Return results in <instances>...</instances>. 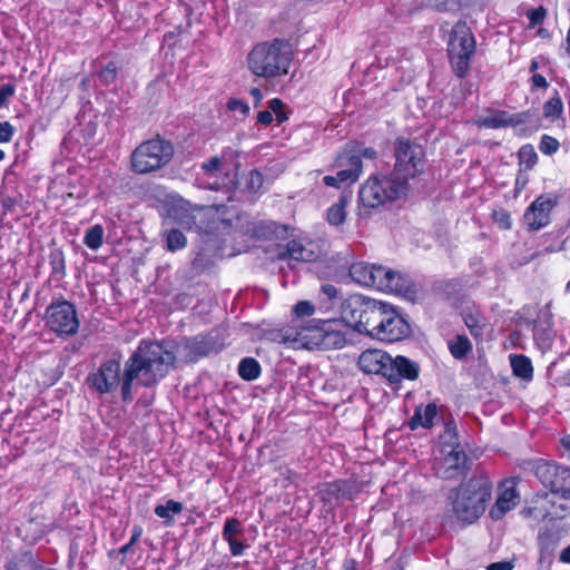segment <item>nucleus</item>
Masks as SVG:
<instances>
[{
  "instance_id": "a878e982",
  "label": "nucleus",
  "mask_w": 570,
  "mask_h": 570,
  "mask_svg": "<svg viewBox=\"0 0 570 570\" xmlns=\"http://www.w3.org/2000/svg\"><path fill=\"white\" fill-rule=\"evenodd\" d=\"M438 414V406L434 403H429L425 406H417L413 416L409 421L411 430H416L419 426L430 429L433 426V421Z\"/></svg>"
},
{
  "instance_id": "3c124183",
  "label": "nucleus",
  "mask_w": 570,
  "mask_h": 570,
  "mask_svg": "<svg viewBox=\"0 0 570 570\" xmlns=\"http://www.w3.org/2000/svg\"><path fill=\"white\" fill-rule=\"evenodd\" d=\"M494 223L501 229H510L511 228V216L505 209L494 210L492 214Z\"/></svg>"
},
{
  "instance_id": "052dcab7",
  "label": "nucleus",
  "mask_w": 570,
  "mask_h": 570,
  "mask_svg": "<svg viewBox=\"0 0 570 570\" xmlns=\"http://www.w3.org/2000/svg\"><path fill=\"white\" fill-rule=\"evenodd\" d=\"M513 567L514 566H513L512 561L502 560V561L490 563L487 567V570H512Z\"/></svg>"
},
{
  "instance_id": "bf43d9fd",
  "label": "nucleus",
  "mask_w": 570,
  "mask_h": 570,
  "mask_svg": "<svg viewBox=\"0 0 570 570\" xmlns=\"http://www.w3.org/2000/svg\"><path fill=\"white\" fill-rule=\"evenodd\" d=\"M7 570H35V567L32 563H28L24 559H20L19 561L8 563Z\"/></svg>"
},
{
  "instance_id": "72a5a7b5",
  "label": "nucleus",
  "mask_w": 570,
  "mask_h": 570,
  "mask_svg": "<svg viewBox=\"0 0 570 570\" xmlns=\"http://www.w3.org/2000/svg\"><path fill=\"white\" fill-rule=\"evenodd\" d=\"M393 269L385 266L373 264L372 274H374L375 281L372 287L386 291L387 287H391L390 282L393 281Z\"/></svg>"
},
{
  "instance_id": "a18cd8bd",
  "label": "nucleus",
  "mask_w": 570,
  "mask_h": 570,
  "mask_svg": "<svg viewBox=\"0 0 570 570\" xmlns=\"http://www.w3.org/2000/svg\"><path fill=\"white\" fill-rule=\"evenodd\" d=\"M560 148V142L558 141V139H556L554 137L552 136H549V135H543L540 139V142H539V150L547 155V156H551L553 154H556Z\"/></svg>"
},
{
  "instance_id": "69168bd1",
  "label": "nucleus",
  "mask_w": 570,
  "mask_h": 570,
  "mask_svg": "<svg viewBox=\"0 0 570 570\" xmlns=\"http://www.w3.org/2000/svg\"><path fill=\"white\" fill-rule=\"evenodd\" d=\"M142 535V528L140 525H134L131 530L130 541L137 543Z\"/></svg>"
},
{
  "instance_id": "37998d69",
  "label": "nucleus",
  "mask_w": 570,
  "mask_h": 570,
  "mask_svg": "<svg viewBox=\"0 0 570 570\" xmlns=\"http://www.w3.org/2000/svg\"><path fill=\"white\" fill-rule=\"evenodd\" d=\"M214 264L213 258L205 250L196 253L191 261V268L196 274H202Z\"/></svg>"
},
{
  "instance_id": "c03bdc74",
  "label": "nucleus",
  "mask_w": 570,
  "mask_h": 570,
  "mask_svg": "<svg viewBox=\"0 0 570 570\" xmlns=\"http://www.w3.org/2000/svg\"><path fill=\"white\" fill-rule=\"evenodd\" d=\"M263 183H264L263 174L261 171H258L257 169H253L249 171V174L246 178L245 188L247 191L256 194L263 187Z\"/></svg>"
},
{
  "instance_id": "c756f323",
  "label": "nucleus",
  "mask_w": 570,
  "mask_h": 570,
  "mask_svg": "<svg viewBox=\"0 0 570 570\" xmlns=\"http://www.w3.org/2000/svg\"><path fill=\"white\" fill-rule=\"evenodd\" d=\"M479 124L485 128L499 129L511 127L510 114L505 110H493L489 116L482 117Z\"/></svg>"
},
{
  "instance_id": "0e129e2a",
  "label": "nucleus",
  "mask_w": 570,
  "mask_h": 570,
  "mask_svg": "<svg viewBox=\"0 0 570 570\" xmlns=\"http://www.w3.org/2000/svg\"><path fill=\"white\" fill-rule=\"evenodd\" d=\"M531 81H532V86L535 88L547 89L549 87V82L547 81L544 76H542L540 73H533Z\"/></svg>"
},
{
  "instance_id": "13d9d810",
  "label": "nucleus",
  "mask_w": 570,
  "mask_h": 570,
  "mask_svg": "<svg viewBox=\"0 0 570 570\" xmlns=\"http://www.w3.org/2000/svg\"><path fill=\"white\" fill-rule=\"evenodd\" d=\"M135 546H136V543H131V541L129 540L126 544H124L122 547H120L118 549V554H121V558L119 559V563L121 566H124L126 563L127 557L129 554L135 553Z\"/></svg>"
},
{
  "instance_id": "cd10ccee",
  "label": "nucleus",
  "mask_w": 570,
  "mask_h": 570,
  "mask_svg": "<svg viewBox=\"0 0 570 570\" xmlns=\"http://www.w3.org/2000/svg\"><path fill=\"white\" fill-rule=\"evenodd\" d=\"M510 364L515 376L530 381L533 376V367L530 358L523 354L510 355Z\"/></svg>"
},
{
  "instance_id": "423d86ee",
  "label": "nucleus",
  "mask_w": 570,
  "mask_h": 570,
  "mask_svg": "<svg viewBox=\"0 0 570 570\" xmlns=\"http://www.w3.org/2000/svg\"><path fill=\"white\" fill-rule=\"evenodd\" d=\"M476 51L475 37L466 21L459 20L450 31L446 52L452 71L458 78H464L471 68Z\"/></svg>"
},
{
  "instance_id": "dca6fc26",
  "label": "nucleus",
  "mask_w": 570,
  "mask_h": 570,
  "mask_svg": "<svg viewBox=\"0 0 570 570\" xmlns=\"http://www.w3.org/2000/svg\"><path fill=\"white\" fill-rule=\"evenodd\" d=\"M358 491V485L353 480H335L322 484L317 495L325 505L334 507L342 499L352 501Z\"/></svg>"
},
{
  "instance_id": "bb28decb",
  "label": "nucleus",
  "mask_w": 570,
  "mask_h": 570,
  "mask_svg": "<svg viewBox=\"0 0 570 570\" xmlns=\"http://www.w3.org/2000/svg\"><path fill=\"white\" fill-rule=\"evenodd\" d=\"M373 264L367 262H357L351 265L350 276L351 278L363 286L372 287L375 277L372 274Z\"/></svg>"
},
{
  "instance_id": "f257e3e1",
  "label": "nucleus",
  "mask_w": 570,
  "mask_h": 570,
  "mask_svg": "<svg viewBox=\"0 0 570 570\" xmlns=\"http://www.w3.org/2000/svg\"><path fill=\"white\" fill-rule=\"evenodd\" d=\"M224 345V337L218 330L183 337L180 342L171 338L140 341L138 347L125 362L122 402H132L131 390L135 381L144 387H154L164 380L176 367L179 353L185 362L195 363L210 354H217Z\"/></svg>"
},
{
  "instance_id": "5fc2aeb1",
  "label": "nucleus",
  "mask_w": 570,
  "mask_h": 570,
  "mask_svg": "<svg viewBox=\"0 0 570 570\" xmlns=\"http://www.w3.org/2000/svg\"><path fill=\"white\" fill-rule=\"evenodd\" d=\"M14 86L9 82L0 86V108L8 106L10 98L14 95Z\"/></svg>"
},
{
  "instance_id": "338daca9",
  "label": "nucleus",
  "mask_w": 570,
  "mask_h": 570,
  "mask_svg": "<svg viewBox=\"0 0 570 570\" xmlns=\"http://www.w3.org/2000/svg\"><path fill=\"white\" fill-rule=\"evenodd\" d=\"M250 96L254 98V106L257 107L263 99V94L259 88L253 87L249 90Z\"/></svg>"
},
{
  "instance_id": "09e8293b",
  "label": "nucleus",
  "mask_w": 570,
  "mask_h": 570,
  "mask_svg": "<svg viewBox=\"0 0 570 570\" xmlns=\"http://www.w3.org/2000/svg\"><path fill=\"white\" fill-rule=\"evenodd\" d=\"M284 106L279 98H273L268 101V108L275 114L278 124H283L288 119L287 114L283 110Z\"/></svg>"
},
{
  "instance_id": "aec40b11",
  "label": "nucleus",
  "mask_w": 570,
  "mask_h": 570,
  "mask_svg": "<svg viewBox=\"0 0 570 570\" xmlns=\"http://www.w3.org/2000/svg\"><path fill=\"white\" fill-rule=\"evenodd\" d=\"M386 306L387 303L371 298L367 309L365 308V313L358 323L356 332L375 338L374 332L379 331L381 326V320L383 318Z\"/></svg>"
},
{
  "instance_id": "6e6d98bb",
  "label": "nucleus",
  "mask_w": 570,
  "mask_h": 570,
  "mask_svg": "<svg viewBox=\"0 0 570 570\" xmlns=\"http://www.w3.org/2000/svg\"><path fill=\"white\" fill-rule=\"evenodd\" d=\"M14 135V127L9 121H0V144L11 141Z\"/></svg>"
},
{
  "instance_id": "b1692460",
  "label": "nucleus",
  "mask_w": 570,
  "mask_h": 570,
  "mask_svg": "<svg viewBox=\"0 0 570 570\" xmlns=\"http://www.w3.org/2000/svg\"><path fill=\"white\" fill-rule=\"evenodd\" d=\"M391 287L386 291L394 292L404 296L406 299L415 302L417 298L419 289L412 278L407 275L393 272V281L390 282Z\"/></svg>"
},
{
  "instance_id": "e433bc0d",
  "label": "nucleus",
  "mask_w": 570,
  "mask_h": 570,
  "mask_svg": "<svg viewBox=\"0 0 570 570\" xmlns=\"http://www.w3.org/2000/svg\"><path fill=\"white\" fill-rule=\"evenodd\" d=\"M562 111L563 102L559 96V92L556 90L554 96L543 104V117L553 121L561 117Z\"/></svg>"
},
{
  "instance_id": "7ed1b4c3",
  "label": "nucleus",
  "mask_w": 570,
  "mask_h": 570,
  "mask_svg": "<svg viewBox=\"0 0 570 570\" xmlns=\"http://www.w3.org/2000/svg\"><path fill=\"white\" fill-rule=\"evenodd\" d=\"M491 493V480L487 474L480 473L451 490L449 499L452 501V510L456 518L472 523L485 511Z\"/></svg>"
},
{
  "instance_id": "ea45409f",
  "label": "nucleus",
  "mask_w": 570,
  "mask_h": 570,
  "mask_svg": "<svg viewBox=\"0 0 570 570\" xmlns=\"http://www.w3.org/2000/svg\"><path fill=\"white\" fill-rule=\"evenodd\" d=\"M104 242V228L101 225H94L85 235L83 243L90 249H98Z\"/></svg>"
},
{
  "instance_id": "7c9ffc66",
  "label": "nucleus",
  "mask_w": 570,
  "mask_h": 570,
  "mask_svg": "<svg viewBox=\"0 0 570 570\" xmlns=\"http://www.w3.org/2000/svg\"><path fill=\"white\" fill-rule=\"evenodd\" d=\"M237 372L243 380L249 382L259 377L262 367L256 358L248 356L240 360Z\"/></svg>"
},
{
  "instance_id": "412c9836",
  "label": "nucleus",
  "mask_w": 570,
  "mask_h": 570,
  "mask_svg": "<svg viewBox=\"0 0 570 570\" xmlns=\"http://www.w3.org/2000/svg\"><path fill=\"white\" fill-rule=\"evenodd\" d=\"M239 155L240 153L232 147L224 148L218 155L223 166L224 187L227 190L235 189L238 185Z\"/></svg>"
},
{
  "instance_id": "a211bd4d",
  "label": "nucleus",
  "mask_w": 570,
  "mask_h": 570,
  "mask_svg": "<svg viewBox=\"0 0 570 570\" xmlns=\"http://www.w3.org/2000/svg\"><path fill=\"white\" fill-rule=\"evenodd\" d=\"M370 302L371 298L362 295H351L346 299L342 301L340 306V321L356 332L358 323L365 313V308L367 309Z\"/></svg>"
},
{
  "instance_id": "393cba45",
  "label": "nucleus",
  "mask_w": 570,
  "mask_h": 570,
  "mask_svg": "<svg viewBox=\"0 0 570 570\" xmlns=\"http://www.w3.org/2000/svg\"><path fill=\"white\" fill-rule=\"evenodd\" d=\"M519 502V494L515 490V488H507L504 489L499 498L495 501L494 507L490 511V515L492 519H500L502 518L507 512L512 510Z\"/></svg>"
},
{
  "instance_id": "5701e85b",
  "label": "nucleus",
  "mask_w": 570,
  "mask_h": 570,
  "mask_svg": "<svg viewBox=\"0 0 570 570\" xmlns=\"http://www.w3.org/2000/svg\"><path fill=\"white\" fill-rule=\"evenodd\" d=\"M279 259H293L296 262H313L316 259L317 254L304 246L301 240L292 239L286 244V248L284 252L278 253Z\"/></svg>"
},
{
  "instance_id": "8fccbe9b",
  "label": "nucleus",
  "mask_w": 570,
  "mask_h": 570,
  "mask_svg": "<svg viewBox=\"0 0 570 570\" xmlns=\"http://www.w3.org/2000/svg\"><path fill=\"white\" fill-rule=\"evenodd\" d=\"M546 16L547 10L542 6L528 10L527 18L529 19V27L534 28L535 26L541 24Z\"/></svg>"
},
{
  "instance_id": "ddd939ff",
  "label": "nucleus",
  "mask_w": 570,
  "mask_h": 570,
  "mask_svg": "<svg viewBox=\"0 0 570 570\" xmlns=\"http://www.w3.org/2000/svg\"><path fill=\"white\" fill-rule=\"evenodd\" d=\"M558 196L540 195L525 209L524 224L529 230L537 232L550 224L551 210L558 205Z\"/></svg>"
},
{
  "instance_id": "9b49d317",
  "label": "nucleus",
  "mask_w": 570,
  "mask_h": 570,
  "mask_svg": "<svg viewBox=\"0 0 570 570\" xmlns=\"http://www.w3.org/2000/svg\"><path fill=\"white\" fill-rule=\"evenodd\" d=\"M334 167L341 169L334 176H325L323 178L324 185L336 188L343 185L348 186L358 179L362 173V159H360V156L353 155V151L345 150L336 157Z\"/></svg>"
},
{
  "instance_id": "603ef678",
  "label": "nucleus",
  "mask_w": 570,
  "mask_h": 570,
  "mask_svg": "<svg viewBox=\"0 0 570 570\" xmlns=\"http://www.w3.org/2000/svg\"><path fill=\"white\" fill-rule=\"evenodd\" d=\"M293 312L297 317L311 316L314 314L315 307L308 301H301L294 305Z\"/></svg>"
},
{
  "instance_id": "c9c22d12",
  "label": "nucleus",
  "mask_w": 570,
  "mask_h": 570,
  "mask_svg": "<svg viewBox=\"0 0 570 570\" xmlns=\"http://www.w3.org/2000/svg\"><path fill=\"white\" fill-rule=\"evenodd\" d=\"M166 249L169 252H177L187 245V238L184 233L178 228H170L165 232Z\"/></svg>"
},
{
  "instance_id": "20e7f679",
  "label": "nucleus",
  "mask_w": 570,
  "mask_h": 570,
  "mask_svg": "<svg viewBox=\"0 0 570 570\" xmlns=\"http://www.w3.org/2000/svg\"><path fill=\"white\" fill-rule=\"evenodd\" d=\"M292 60L291 43L275 38L254 46L247 56V67L255 76L271 79L287 75Z\"/></svg>"
},
{
  "instance_id": "2f4dec72",
  "label": "nucleus",
  "mask_w": 570,
  "mask_h": 570,
  "mask_svg": "<svg viewBox=\"0 0 570 570\" xmlns=\"http://www.w3.org/2000/svg\"><path fill=\"white\" fill-rule=\"evenodd\" d=\"M347 197L342 195L326 212V219L330 225L340 226L345 222Z\"/></svg>"
},
{
  "instance_id": "79ce46f5",
  "label": "nucleus",
  "mask_w": 570,
  "mask_h": 570,
  "mask_svg": "<svg viewBox=\"0 0 570 570\" xmlns=\"http://www.w3.org/2000/svg\"><path fill=\"white\" fill-rule=\"evenodd\" d=\"M117 66L114 61H109L104 68L97 72V78L102 86H110L117 79Z\"/></svg>"
},
{
  "instance_id": "6e6552de",
  "label": "nucleus",
  "mask_w": 570,
  "mask_h": 570,
  "mask_svg": "<svg viewBox=\"0 0 570 570\" xmlns=\"http://www.w3.org/2000/svg\"><path fill=\"white\" fill-rule=\"evenodd\" d=\"M344 324L336 318L313 320L299 335L308 348L337 350L346 344Z\"/></svg>"
},
{
  "instance_id": "58836bf2",
  "label": "nucleus",
  "mask_w": 570,
  "mask_h": 570,
  "mask_svg": "<svg viewBox=\"0 0 570 570\" xmlns=\"http://www.w3.org/2000/svg\"><path fill=\"white\" fill-rule=\"evenodd\" d=\"M203 215V208H194L191 213H180L176 214L175 218L177 223L185 229L191 230V229H198L200 230L202 227L198 225L197 219Z\"/></svg>"
},
{
  "instance_id": "f704fd0d",
  "label": "nucleus",
  "mask_w": 570,
  "mask_h": 570,
  "mask_svg": "<svg viewBox=\"0 0 570 570\" xmlns=\"http://www.w3.org/2000/svg\"><path fill=\"white\" fill-rule=\"evenodd\" d=\"M511 127L520 125H531L535 128L540 127V117L538 109H528L517 114H510Z\"/></svg>"
},
{
  "instance_id": "39448f33",
  "label": "nucleus",
  "mask_w": 570,
  "mask_h": 570,
  "mask_svg": "<svg viewBox=\"0 0 570 570\" xmlns=\"http://www.w3.org/2000/svg\"><path fill=\"white\" fill-rule=\"evenodd\" d=\"M533 471L543 488L548 489L551 495L562 500L561 503H557L551 499L549 501L551 509L546 510L543 518L562 519L570 509V468L556 462L538 460L533 465Z\"/></svg>"
},
{
  "instance_id": "4c0bfd02",
  "label": "nucleus",
  "mask_w": 570,
  "mask_h": 570,
  "mask_svg": "<svg viewBox=\"0 0 570 570\" xmlns=\"http://www.w3.org/2000/svg\"><path fill=\"white\" fill-rule=\"evenodd\" d=\"M49 264L51 266V276L60 281L66 275L65 257L60 249H52L49 254Z\"/></svg>"
},
{
  "instance_id": "680f3d73",
  "label": "nucleus",
  "mask_w": 570,
  "mask_h": 570,
  "mask_svg": "<svg viewBox=\"0 0 570 570\" xmlns=\"http://www.w3.org/2000/svg\"><path fill=\"white\" fill-rule=\"evenodd\" d=\"M257 121L264 126L271 125L273 121V111L269 108L266 110L259 111L257 115Z\"/></svg>"
},
{
  "instance_id": "f03ea898",
  "label": "nucleus",
  "mask_w": 570,
  "mask_h": 570,
  "mask_svg": "<svg viewBox=\"0 0 570 570\" xmlns=\"http://www.w3.org/2000/svg\"><path fill=\"white\" fill-rule=\"evenodd\" d=\"M394 167L390 175L371 177L361 187L358 198L366 208H377L409 191L411 179L424 173L425 150L414 140L397 137L393 142Z\"/></svg>"
},
{
  "instance_id": "c85d7f7f",
  "label": "nucleus",
  "mask_w": 570,
  "mask_h": 570,
  "mask_svg": "<svg viewBox=\"0 0 570 570\" xmlns=\"http://www.w3.org/2000/svg\"><path fill=\"white\" fill-rule=\"evenodd\" d=\"M183 503L173 499L168 500L165 504L156 505L155 514L164 520V524L169 527L174 523V515L179 514L183 511Z\"/></svg>"
},
{
  "instance_id": "f8f14e48",
  "label": "nucleus",
  "mask_w": 570,
  "mask_h": 570,
  "mask_svg": "<svg viewBox=\"0 0 570 570\" xmlns=\"http://www.w3.org/2000/svg\"><path fill=\"white\" fill-rule=\"evenodd\" d=\"M121 366L117 360H107L100 364L97 372L87 377L88 384L99 394H108L118 389L122 391L124 376H120ZM125 375V372L122 373Z\"/></svg>"
},
{
  "instance_id": "4be33fe9",
  "label": "nucleus",
  "mask_w": 570,
  "mask_h": 570,
  "mask_svg": "<svg viewBox=\"0 0 570 570\" xmlns=\"http://www.w3.org/2000/svg\"><path fill=\"white\" fill-rule=\"evenodd\" d=\"M244 535L242 522L236 518H226L222 531V538L229 546V551L233 557L244 554L245 550L249 547L239 538Z\"/></svg>"
},
{
  "instance_id": "49530a36",
  "label": "nucleus",
  "mask_w": 570,
  "mask_h": 570,
  "mask_svg": "<svg viewBox=\"0 0 570 570\" xmlns=\"http://www.w3.org/2000/svg\"><path fill=\"white\" fill-rule=\"evenodd\" d=\"M463 321H464L465 325L468 326V328L470 330L471 335H473L474 337H478L479 335L482 334L484 323L481 321L479 315L468 313L463 316Z\"/></svg>"
},
{
  "instance_id": "e2e57ef3",
  "label": "nucleus",
  "mask_w": 570,
  "mask_h": 570,
  "mask_svg": "<svg viewBox=\"0 0 570 570\" xmlns=\"http://www.w3.org/2000/svg\"><path fill=\"white\" fill-rule=\"evenodd\" d=\"M353 155H357L360 156V158L364 157L366 159H375L377 156V151L372 147H364L353 153Z\"/></svg>"
},
{
  "instance_id": "2eb2a0df",
  "label": "nucleus",
  "mask_w": 570,
  "mask_h": 570,
  "mask_svg": "<svg viewBox=\"0 0 570 570\" xmlns=\"http://www.w3.org/2000/svg\"><path fill=\"white\" fill-rule=\"evenodd\" d=\"M420 371L417 362L403 355L391 356L386 381L392 390L397 391L401 387L402 380L415 381Z\"/></svg>"
},
{
  "instance_id": "473e14b6",
  "label": "nucleus",
  "mask_w": 570,
  "mask_h": 570,
  "mask_svg": "<svg viewBox=\"0 0 570 570\" xmlns=\"http://www.w3.org/2000/svg\"><path fill=\"white\" fill-rule=\"evenodd\" d=\"M448 346L455 360H463L472 351V343L465 335H456Z\"/></svg>"
},
{
  "instance_id": "f3484780",
  "label": "nucleus",
  "mask_w": 570,
  "mask_h": 570,
  "mask_svg": "<svg viewBox=\"0 0 570 570\" xmlns=\"http://www.w3.org/2000/svg\"><path fill=\"white\" fill-rule=\"evenodd\" d=\"M533 340L542 352L549 351L554 342L553 315L550 312V303L539 312V320L532 321Z\"/></svg>"
},
{
  "instance_id": "0eeeda50",
  "label": "nucleus",
  "mask_w": 570,
  "mask_h": 570,
  "mask_svg": "<svg viewBox=\"0 0 570 570\" xmlns=\"http://www.w3.org/2000/svg\"><path fill=\"white\" fill-rule=\"evenodd\" d=\"M174 146L159 136L141 142L131 153V170L138 175H146L161 169L174 157Z\"/></svg>"
},
{
  "instance_id": "4d7b16f0",
  "label": "nucleus",
  "mask_w": 570,
  "mask_h": 570,
  "mask_svg": "<svg viewBox=\"0 0 570 570\" xmlns=\"http://www.w3.org/2000/svg\"><path fill=\"white\" fill-rule=\"evenodd\" d=\"M321 294L325 296L332 304L340 301L338 289L332 284H323L321 286Z\"/></svg>"
},
{
  "instance_id": "de8ad7c7",
  "label": "nucleus",
  "mask_w": 570,
  "mask_h": 570,
  "mask_svg": "<svg viewBox=\"0 0 570 570\" xmlns=\"http://www.w3.org/2000/svg\"><path fill=\"white\" fill-rule=\"evenodd\" d=\"M202 169L209 176L218 177L223 175V166L219 156H214L202 164Z\"/></svg>"
},
{
  "instance_id": "a19ab883",
  "label": "nucleus",
  "mask_w": 570,
  "mask_h": 570,
  "mask_svg": "<svg viewBox=\"0 0 570 570\" xmlns=\"http://www.w3.org/2000/svg\"><path fill=\"white\" fill-rule=\"evenodd\" d=\"M518 157L520 164H523L527 170L532 169L538 161V155L533 146L530 144L524 145L519 149Z\"/></svg>"
},
{
  "instance_id": "864d4df0",
  "label": "nucleus",
  "mask_w": 570,
  "mask_h": 570,
  "mask_svg": "<svg viewBox=\"0 0 570 570\" xmlns=\"http://www.w3.org/2000/svg\"><path fill=\"white\" fill-rule=\"evenodd\" d=\"M227 108L230 111H239L243 116H247L249 114L248 104L238 98H230L227 102Z\"/></svg>"
},
{
  "instance_id": "774afa93",
  "label": "nucleus",
  "mask_w": 570,
  "mask_h": 570,
  "mask_svg": "<svg viewBox=\"0 0 570 570\" xmlns=\"http://www.w3.org/2000/svg\"><path fill=\"white\" fill-rule=\"evenodd\" d=\"M560 560L570 563V544L561 551Z\"/></svg>"
},
{
  "instance_id": "1a4fd4ad",
  "label": "nucleus",
  "mask_w": 570,
  "mask_h": 570,
  "mask_svg": "<svg viewBox=\"0 0 570 570\" xmlns=\"http://www.w3.org/2000/svg\"><path fill=\"white\" fill-rule=\"evenodd\" d=\"M43 320L46 327L60 337L75 335L80 325L76 307L68 301L51 303L46 308Z\"/></svg>"
},
{
  "instance_id": "9d476101",
  "label": "nucleus",
  "mask_w": 570,
  "mask_h": 570,
  "mask_svg": "<svg viewBox=\"0 0 570 570\" xmlns=\"http://www.w3.org/2000/svg\"><path fill=\"white\" fill-rule=\"evenodd\" d=\"M411 334V325L401 309L396 306L387 304L381 326L379 331L374 332L376 340L383 342H397L406 338Z\"/></svg>"
},
{
  "instance_id": "6ab92c4d",
  "label": "nucleus",
  "mask_w": 570,
  "mask_h": 570,
  "mask_svg": "<svg viewBox=\"0 0 570 570\" xmlns=\"http://www.w3.org/2000/svg\"><path fill=\"white\" fill-rule=\"evenodd\" d=\"M391 355L381 350H366L358 357V366L366 374L382 375L386 379Z\"/></svg>"
},
{
  "instance_id": "4468645a",
  "label": "nucleus",
  "mask_w": 570,
  "mask_h": 570,
  "mask_svg": "<svg viewBox=\"0 0 570 570\" xmlns=\"http://www.w3.org/2000/svg\"><path fill=\"white\" fill-rule=\"evenodd\" d=\"M468 455L456 442L451 451L435 464V474L443 480H453L465 474Z\"/></svg>"
}]
</instances>
